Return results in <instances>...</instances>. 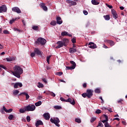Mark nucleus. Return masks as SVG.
<instances>
[{"label": "nucleus", "mask_w": 127, "mask_h": 127, "mask_svg": "<svg viewBox=\"0 0 127 127\" xmlns=\"http://www.w3.org/2000/svg\"><path fill=\"white\" fill-rule=\"evenodd\" d=\"M107 6H108V7H109V8H113V6L112 5H110L109 4H106Z\"/></svg>", "instance_id": "61"}, {"label": "nucleus", "mask_w": 127, "mask_h": 127, "mask_svg": "<svg viewBox=\"0 0 127 127\" xmlns=\"http://www.w3.org/2000/svg\"><path fill=\"white\" fill-rule=\"evenodd\" d=\"M103 48H105V49L109 48V47H108V46H106V45H105V44H103Z\"/></svg>", "instance_id": "62"}, {"label": "nucleus", "mask_w": 127, "mask_h": 127, "mask_svg": "<svg viewBox=\"0 0 127 127\" xmlns=\"http://www.w3.org/2000/svg\"><path fill=\"white\" fill-rule=\"evenodd\" d=\"M43 117L46 121H49L50 119V114L49 113H46L43 114Z\"/></svg>", "instance_id": "9"}, {"label": "nucleus", "mask_w": 127, "mask_h": 127, "mask_svg": "<svg viewBox=\"0 0 127 127\" xmlns=\"http://www.w3.org/2000/svg\"><path fill=\"white\" fill-rule=\"evenodd\" d=\"M104 42L105 43H108L111 47L114 46L115 44V42L111 40H104Z\"/></svg>", "instance_id": "7"}, {"label": "nucleus", "mask_w": 127, "mask_h": 127, "mask_svg": "<svg viewBox=\"0 0 127 127\" xmlns=\"http://www.w3.org/2000/svg\"><path fill=\"white\" fill-rule=\"evenodd\" d=\"M36 109V107H35V105L33 104H31V105L30 104L26 106V112H33V111H35Z\"/></svg>", "instance_id": "3"}, {"label": "nucleus", "mask_w": 127, "mask_h": 127, "mask_svg": "<svg viewBox=\"0 0 127 127\" xmlns=\"http://www.w3.org/2000/svg\"><path fill=\"white\" fill-rule=\"evenodd\" d=\"M82 96L83 98H86V97H88V95L87 94V93H84L82 94Z\"/></svg>", "instance_id": "47"}, {"label": "nucleus", "mask_w": 127, "mask_h": 127, "mask_svg": "<svg viewBox=\"0 0 127 127\" xmlns=\"http://www.w3.org/2000/svg\"><path fill=\"white\" fill-rule=\"evenodd\" d=\"M124 102V100L123 99H120L118 101V104H122Z\"/></svg>", "instance_id": "50"}, {"label": "nucleus", "mask_w": 127, "mask_h": 127, "mask_svg": "<svg viewBox=\"0 0 127 127\" xmlns=\"http://www.w3.org/2000/svg\"><path fill=\"white\" fill-rule=\"evenodd\" d=\"M108 111H109V112H110V113H113V109H112V108L108 109Z\"/></svg>", "instance_id": "63"}, {"label": "nucleus", "mask_w": 127, "mask_h": 127, "mask_svg": "<svg viewBox=\"0 0 127 127\" xmlns=\"http://www.w3.org/2000/svg\"><path fill=\"white\" fill-rule=\"evenodd\" d=\"M75 122L76 123H78V124H80L81 123V120L80 119L77 118V119H75Z\"/></svg>", "instance_id": "38"}, {"label": "nucleus", "mask_w": 127, "mask_h": 127, "mask_svg": "<svg viewBox=\"0 0 127 127\" xmlns=\"http://www.w3.org/2000/svg\"><path fill=\"white\" fill-rule=\"evenodd\" d=\"M70 64H71L72 65V66H74V68H75L76 67V63H75V62L73 61H71L70 62Z\"/></svg>", "instance_id": "35"}, {"label": "nucleus", "mask_w": 127, "mask_h": 127, "mask_svg": "<svg viewBox=\"0 0 127 127\" xmlns=\"http://www.w3.org/2000/svg\"><path fill=\"white\" fill-rule=\"evenodd\" d=\"M23 72V70H22V68H21L20 66L18 65H15L13 67V71H12L11 73L13 74V75H14V76L17 77V78H20V75H21Z\"/></svg>", "instance_id": "1"}, {"label": "nucleus", "mask_w": 127, "mask_h": 127, "mask_svg": "<svg viewBox=\"0 0 127 127\" xmlns=\"http://www.w3.org/2000/svg\"><path fill=\"white\" fill-rule=\"evenodd\" d=\"M3 110L4 111L5 113H7V109H6L4 106L3 107Z\"/></svg>", "instance_id": "55"}, {"label": "nucleus", "mask_w": 127, "mask_h": 127, "mask_svg": "<svg viewBox=\"0 0 127 127\" xmlns=\"http://www.w3.org/2000/svg\"><path fill=\"white\" fill-rule=\"evenodd\" d=\"M31 57H34L35 56V53L34 52V53H31L30 55Z\"/></svg>", "instance_id": "53"}, {"label": "nucleus", "mask_w": 127, "mask_h": 127, "mask_svg": "<svg viewBox=\"0 0 127 127\" xmlns=\"http://www.w3.org/2000/svg\"><path fill=\"white\" fill-rule=\"evenodd\" d=\"M61 34L62 36H69L70 37L72 36L71 34H68V32L66 31L62 32Z\"/></svg>", "instance_id": "21"}, {"label": "nucleus", "mask_w": 127, "mask_h": 127, "mask_svg": "<svg viewBox=\"0 0 127 127\" xmlns=\"http://www.w3.org/2000/svg\"><path fill=\"white\" fill-rule=\"evenodd\" d=\"M102 113V111L100 109H98L96 111V114H101Z\"/></svg>", "instance_id": "49"}, {"label": "nucleus", "mask_w": 127, "mask_h": 127, "mask_svg": "<svg viewBox=\"0 0 127 127\" xmlns=\"http://www.w3.org/2000/svg\"><path fill=\"white\" fill-rule=\"evenodd\" d=\"M50 122H52V124H54L57 127H60V124H59V123H60V120H59V118L57 117L51 118Z\"/></svg>", "instance_id": "2"}, {"label": "nucleus", "mask_w": 127, "mask_h": 127, "mask_svg": "<svg viewBox=\"0 0 127 127\" xmlns=\"http://www.w3.org/2000/svg\"><path fill=\"white\" fill-rule=\"evenodd\" d=\"M19 18H20L19 17L16 18H13L11 20H10L9 23H10V24H12V23H13V22H14V21H15L16 20H18V19H19Z\"/></svg>", "instance_id": "25"}, {"label": "nucleus", "mask_w": 127, "mask_h": 127, "mask_svg": "<svg viewBox=\"0 0 127 127\" xmlns=\"http://www.w3.org/2000/svg\"><path fill=\"white\" fill-rule=\"evenodd\" d=\"M96 120H97V118L92 117L90 120V122L94 123V122H95V121H96Z\"/></svg>", "instance_id": "42"}, {"label": "nucleus", "mask_w": 127, "mask_h": 127, "mask_svg": "<svg viewBox=\"0 0 127 127\" xmlns=\"http://www.w3.org/2000/svg\"><path fill=\"white\" fill-rule=\"evenodd\" d=\"M7 11V7L5 5H2L0 6V13L6 12Z\"/></svg>", "instance_id": "6"}, {"label": "nucleus", "mask_w": 127, "mask_h": 127, "mask_svg": "<svg viewBox=\"0 0 127 127\" xmlns=\"http://www.w3.org/2000/svg\"><path fill=\"white\" fill-rule=\"evenodd\" d=\"M19 112L21 114H23L26 112V107H25L24 109H20Z\"/></svg>", "instance_id": "26"}, {"label": "nucleus", "mask_w": 127, "mask_h": 127, "mask_svg": "<svg viewBox=\"0 0 127 127\" xmlns=\"http://www.w3.org/2000/svg\"><path fill=\"white\" fill-rule=\"evenodd\" d=\"M32 29H33V30H38L39 27L38 26H33Z\"/></svg>", "instance_id": "32"}, {"label": "nucleus", "mask_w": 127, "mask_h": 127, "mask_svg": "<svg viewBox=\"0 0 127 127\" xmlns=\"http://www.w3.org/2000/svg\"><path fill=\"white\" fill-rule=\"evenodd\" d=\"M56 21L53 20L51 22L50 24L51 25H53V26H55V25H56Z\"/></svg>", "instance_id": "29"}, {"label": "nucleus", "mask_w": 127, "mask_h": 127, "mask_svg": "<svg viewBox=\"0 0 127 127\" xmlns=\"http://www.w3.org/2000/svg\"><path fill=\"white\" fill-rule=\"evenodd\" d=\"M29 95H28V93L26 95V100H28L29 99Z\"/></svg>", "instance_id": "59"}, {"label": "nucleus", "mask_w": 127, "mask_h": 127, "mask_svg": "<svg viewBox=\"0 0 127 127\" xmlns=\"http://www.w3.org/2000/svg\"><path fill=\"white\" fill-rule=\"evenodd\" d=\"M65 102L70 103L71 105H75V104H76V102H75V100H74V99H71L70 98H69L67 100H66Z\"/></svg>", "instance_id": "14"}, {"label": "nucleus", "mask_w": 127, "mask_h": 127, "mask_svg": "<svg viewBox=\"0 0 127 127\" xmlns=\"http://www.w3.org/2000/svg\"><path fill=\"white\" fill-rule=\"evenodd\" d=\"M64 46H67L69 43V40L68 39L64 38L63 40Z\"/></svg>", "instance_id": "18"}, {"label": "nucleus", "mask_w": 127, "mask_h": 127, "mask_svg": "<svg viewBox=\"0 0 127 127\" xmlns=\"http://www.w3.org/2000/svg\"><path fill=\"white\" fill-rule=\"evenodd\" d=\"M0 67L2 68V69H4V70H6V67H5V66L2 65V64H0Z\"/></svg>", "instance_id": "45"}, {"label": "nucleus", "mask_w": 127, "mask_h": 127, "mask_svg": "<svg viewBox=\"0 0 127 127\" xmlns=\"http://www.w3.org/2000/svg\"><path fill=\"white\" fill-rule=\"evenodd\" d=\"M18 87H20V88H21V87H22V83H20V82H17L14 84V88L15 89H17V88H18Z\"/></svg>", "instance_id": "16"}, {"label": "nucleus", "mask_w": 127, "mask_h": 127, "mask_svg": "<svg viewBox=\"0 0 127 127\" xmlns=\"http://www.w3.org/2000/svg\"><path fill=\"white\" fill-rule=\"evenodd\" d=\"M66 2L67 3H69L70 5H76V4H77V3L76 2L69 0H67L66 1Z\"/></svg>", "instance_id": "19"}, {"label": "nucleus", "mask_w": 127, "mask_h": 127, "mask_svg": "<svg viewBox=\"0 0 127 127\" xmlns=\"http://www.w3.org/2000/svg\"><path fill=\"white\" fill-rule=\"evenodd\" d=\"M12 11L14 12H17V13H21V10L18 8V7H14L12 8Z\"/></svg>", "instance_id": "8"}, {"label": "nucleus", "mask_w": 127, "mask_h": 127, "mask_svg": "<svg viewBox=\"0 0 127 127\" xmlns=\"http://www.w3.org/2000/svg\"><path fill=\"white\" fill-rule=\"evenodd\" d=\"M19 93V91L17 90H14L13 94V95H14L15 96L17 95V94H18Z\"/></svg>", "instance_id": "36"}, {"label": "nucleus", "mask_w": 127, "mask_h": 127, "mask_svg": "<svg viewBox=\"0 0 127 127\" xmlns=\"http://www.w3.org/2000/svg\"><path fill=\"white\" fill-rule=\"evenodd\" d=\"M15 57H12L10 58H6V60L7 62H11V61H14L15 60Z\"/></svg>", "instance_id": "20"}, {"label": "nucleus", "mask_w": 127, "mask_h": 127, "mask_svg": "<svg viewBox=\"0 0 127 127\" xmlns=\"http://www.w3.org/2000/svg\"><path fill=\"white\" fill-rule=\"evenodd\" d=\"M83 12L85 15H87L88 14V11L85 10H83Z\"/></svg>", "instance_id": "54"}, {"label": "nucleus", "mask_w": 127, "mask_h": 127, "mask_svg": "<svg viewBox=\"0 0 127 127\" xmlns=\"http://www.w3.org/2000/svg\"><path fill=\"white\" fill-rule=\"evenodd\" d=\"M34 52L35 53V54H36L37 55L42 56V53H41V51L37 48H35L34 49Z\"/></svg>", "instance_id": "11"}, {"label": "nucleus", "mask_w": 127, "mask_h": 127, "mask_svg": "<svg viewBox=\"0 0 127 127\" xmlns=\"http://www.w3.org/2000/svg\"><path fill=\"white\" fill-rule=\"evenodd\" d=\"M63 74V72H57L56 73V75H57L58 76H61Z\"/></svg>", "instance_id": "48"}, {"label": "nucleus", "mask_w": 127, "mask_h": 127, "mask_svg": "<svg viewBox=\"0 0 127 127\" xmlns=\"http://www.w3.org/2000/svg\"><path fill=\"white\" fill-rule=\"evenodd\" d=\"M26 120H27V121L29 123V122H30V117L29 116H27L26 117Z\"/></svg>", "instance_id": "51"}, {"label": "nucleus", "mask_w": 127, "mask_h": 127, "mask_svg": "<svg viewBox=\"0 0 127 127\" xmlns=\"http://www.w3.org/2000/svg\"><path fill=\"white\" fill-rule=\"evenodd\" d=\"M71 42L72 43H76V38L74 37L71 39Z\"/></svg>", "instance_id": "44"}, {"label": "nucleus", "mask_w": 127, "mask_h": 127, "mask_svg": "<svg viewBox=\"0 0 127 127\" xmlns=\"http://www.w3.org/2000/svg\"><path fill=\"white\" fill-rule=\"evenodd\" d=\"M40 5L41 7L43 9V10H45V11H47V10H48V8H47V6L45 5V3H40Z\"/></svg>", "instance_id": "15"}, {"label": "nucleus", "mask_w": 127, "mask_h": 127, "mask_svg": "<svg viewBox=\"0 0 127 127\" xmlns=\"http://www.w3.org/2000/svg\"><path fill=\"white\" fill-rule=\"evenodd\" d=\"M88 45L89 48H91L92 49H95V48H97V45L93 42H90L88 44Z\"/></svg>", "instance_id": "13"}, {"label": "nucleus", "mask_w": 127, "mask_h": 127, "mask_svg": "<svg viewBox=\"0 0 127 127\" xmlns=\"http://www.w3.org/2000/svg\"><path fill=\"white\" fill-rule=\"evenodd\" d=\"M104 126L105 127H112V126L110 125L108 122L105 123Z\"/></svg>", "instance_id": "39"}, {"label": "nucleus", "mask_w": 127, "mask_h": 127, "mask_svg": "<svg viewBox=\"0 0 127 127\" xmlns=\"http://www.w3.org/2000/svg\"><path fill=\"white\" fill-rule=\"evenodd\" d=\"M38 88H43V87H44V85H43V84L40 82H38Z\"/></svg>", "instance_id": "33"}, {"label": "nucleus", "mask_w": 127, "mask_h": 127, "mask_svg": "<svg viewBox=\"0 0 127 127\" xmlns=\"http://www.w3.org/2000/svg\"><path fill=\"white\" fill-rule=\"evenodd\" d=\"M91 2L94 5H98L100 4V1L98 0H92Z\"/></svg>", "instance_id": "22"}, {"label": "nucleus", "mask_w": 127, "mask_h": 127, "mask_svg": "<svg viewBox=\"0 0 127 127\" xmlns=\"http://www.w3.org/2000/svg\"><path fill=\"white\" fill-rule=\"evenodd\" d=\"M38 43H40V44H41L42 45H44V44L46 43V40L43 38H39L36 42V44H38Z\"/></svg>", "instance_id": "4"}, {"label": "nucleus", "mask_w": 127, "mask_h": 127, "mask_svg": "<svg viewBox=\"0 0 127 127\" xmlns=\"http://www.w3.org/2000/svg\"><path fill=\"white\" fill-rule=\"evenodd\" d=\"M50 95H51L52 97H55V96H56V95H55V94L52 92H51Z\"/></svg>", "instance_id": "52"}, {"label": "nucleus", "mask_w": 127, "mask_h": 127, "mask_svg": "<svg viewBox=\"0 0 127 127\" xmlns=\"http://www.w3.org/2000/svg\"><path fill=\"white\" fill-rule=\"evenodd\" d=\"M51 91H46V95H50Z\"/></svg>", "instance_id": "64"}, {"label": "nucleus", "mask_w": 127, "mask_h": 127, "mask_svg": "<svg viewBox=\"0 0 127 127\" xmlns=\"http://www.w3.org/2000/svg\"><path fill=\"white\" fill-rule=\"evenodd\" d=\"M28 93L26 92H22L21 93L20 95H24V96H26Z\"/></svg>", "instance_id": "60"}, {"label": "nucleus", "mask_w": 127, "mask_h": 127, "mask_svg": "<svg viewBox=\"0 0 127 127\" xmlns=\"http://www.w3.org/2000/svg\"><path fill=\"white\" fill-rule=\"evenodd\" d=\"M54 109H55V110H61V109H62V107H61V106H55Z\"/></svg>", "instance_id": "37"}, {"label": "nucleus", "mask_w": 127, "mask_h": 127, "mask_svg": "<svg viewBox=\"0 0 127 127\" xmlns=\"http://www.w3.org/2000/svg\"><path fill=\"white\" fill-rule=\"evenodd\" d=\"M104 127V125H103V123H102L101 122H99L97 126V127Z\"/></svg>", "instance_id": "41"}, {"label": "nucleus", "mask_w": 127, "mask_h": 127, "mask_svg": "<svg viewBox=\"0 0 127 127\" xmlns=\"http://www.w3.org/2000/svg\"><path fill=\"white\" fill-rule=\"evenodd\" d=\"M50 58H51V56H49L47 57V62L49 64V61L50 60Z\"/></svg>", "instance_id": "40"}, {"label": "nucleus", "mask_w": 127, "mask_h": 127, "mask_svg": "<svg viewBox=\"0 0 127 127\" xmlns=\"http://www.w3.org/2000/svg\"><path fill=\"white\" fill-rule=\"evenodd\" d=\"M57 22L58 24H62L63 21L61 20V17H57Z\"/></svg>", "instance_id": "23"}, {"label": "nucleus", "mask_w": 127, "mask_h": 127, "mask_svg": "<svg viewBox=\"0 0 127 127\" xmlns=\"http://www.w3.org/2000/svg\"><path fill=\"white\" fill-rule=\"evenodd\" d=\"M61 101H62L63 102H66V100L64 99V98L63 97H61L60 98Z\"/></svg>", "instance_id": "56"}, {"label": "nucleus", "mask_w": 127, "mask_h": 127, "mask_svg": "<svg viewBox=\"0 0 127 127\" xmlns=\"http://www.w3.org/2000/svg\"><path fill=\"white\" fill-rule=\"evenodd\" d=\"M12 112V109H10L7 110V113H11Z\"/></svg>", "instance_id": "57"}, {"label": "nucleus", "mask_w": 127, "mask_h": 127, "mask_svg": "<svg viewBox=\"0 0 127 127\" xmlns=\"http://www.w3.org/2000/svg\"><path fill=\"white\" fill-rule=\"evenodd\" d=\"M106 120H102L101 121L102 123H103V124H106V123H107V122H108L109 121V119H108V116H106Z\"/></svg>", "instance_id": "34"}, {"label": "nucleus", "mask_w": 127, "mask_h": 127, "mask_svg": "<svg viewBox=\"0 0 127 127\" xmlns=\"http://www.w3.org/2000/svg\"><path fill=\"white\" fill-rule=\"evenodd\" d=\"M57 44H58V46L56 47L57 49L61 48V47H63V46H64V44L63 41H58L57 43Z\"/></svg>", "instance_id": "10"}, {"label": "nucleus", "mask_w": 127, "mask_h": 127, "mask_svg": "<svg viewBox=\"0 0 127 127\" xmlns=\"http://www.w3.org/2000/svg\"><path fill=\"white\" fill-rule=\"evenodd\" d=\"M66 68L67 70H73V69H75L74 66H66Z\"/></svg>", "instance_id": "31"}, {"label": "nucleus", "mask_w": 127, "mask_h": 127, "mask_svg": "<svg viewBox=\"0 0 127 127\" xmlns=\"http://www.w3.org/2000/svg\"><path fill=\"white\" fill-rule=\"evenodd\" d=\"M8 120H10V121H11V120H12V119H13V115H10L9 116V117H8Z\"/></svg>", "instance_id": "43"}, {"label": "nucleus", "mask_w": 127, "mask_h": 127, "mask_svg": "<svg viewBox=\"0 0 127 127\" xmlns=\"http://www.w3.org/2000/svg\"><path fill=\"white\" fill-rule=\"evenodd\" d=\"M83 88H87V83H83Z\"/></svg>", "instance_id": "58"}, {"label": "nucleus", "mask_w": 127, "mask_h": 127, "mask_svg": "<svg viewBox=\"0 0 127 127\" xmlns=\"http://www.w3.org/2000/svg\"><path fill=\"white\" fill-rule=\"evenodd\" d=\"M4 34H9V32L8 30H5L3 31Z\"/></svg>", "instance_id": "46"}, {"label": "nucleus", "mask_w": 127, "mask_h": 127, "mask_svg": "<svg viewBox=\"0 0 127 127\" xmlns=\"http://www.w3.org/2000/svg\"><path fill=\"white\" fill-rule=\"evenodd\" d=\"M112 14L113 15V17L115 18V19H117L118 18V13H117V12L115 9H112L111 10Z\"/></svg>", "instance_id": "12"}, {"label": "nucleus", "mask_w": 127, "mask_h": 127, "mask_svg": "<svg viewBox=\"0 0 127 127\" xmlns=\"http://www.w3.org/2000/svg\"><path fill=\"white\" fill-rule=\"evenodd\" d=\"M103 17L105 18V20H110V15H104Z\"/></svg>", "instance_id": "28"}, {"label": "nucleus", "mask_w": 127, "mask_h": 127, "mask_svg": "<svg viewBox=\"0 0 127 127\" xmlns=\"http://www.w3.org/2000/svg\"><path fill=\"white\" fill-rule=\"evenodd\" d=\"M95 93L96 94H100V93H101V89H100V88H96L95 90Z\"/></svg>", "instance_id": "30"}, {"label": "nucleus", "mask_w": 127, "mask_h": 127, "mask_svg": "<svg viewBox=\"0 0 127 127\" xmlns=\"http://www.w3.org/2000/svg\"><path fill=\"white\" fill-rule=\"evenodd\" d=\"M42 104V102L41 101H40L35 103V105L36 106V107H39V106H41Z\"/></svg>", "instance_id": "27"}, {"label": "nucleus", "mask_w": 127, "mask_h": 127, "mask_svg": "<svg viewBox=\"0 0 127 127\" xmlns=\"http://www.w3.org/2000/svg\"><path fill=\"white\" fill-rule=\"evenodd\" d=\"M35 126L36 127H38L39 126H43V123L41 120L37 121Z\"/></svg>", "instance_id": "17"}, {"label": "nucleus", "mask_w": 127, "mask_h": 127, "mask_svg": "<svg viewBox=\"0 0 127 127\" xmlns=\"http://www.w3.org/2000/svg\"><path fill=\"white\" fill-rule=\"evenodd\" d=\"M75 52H77V49L73 48L69 49V53L71 54H74Z\"/></svg>", "instance_id": "24"}, {"label": "nucleus", "mask_w": 127, "mask_h": 127, "mask_svg": "<svg viewBox=\"0 0 127 127\" xmlns=\"http://www.w3.org/2000/svg\"><path fill=\"white\" fill-rule=\"evenodd\" d=\"M93 93H94V90L92 89L87 90L86 94H87V98H88V99H91V97H93Z\"/></svg>", "instance_id": "5"}]
</instances>
